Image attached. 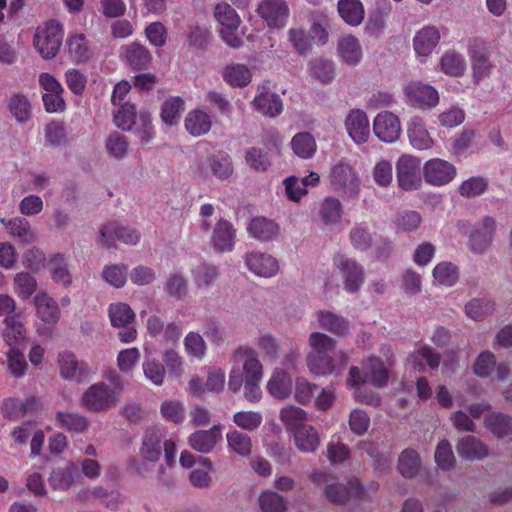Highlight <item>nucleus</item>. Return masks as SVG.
Listing matches in <instances>:
<instances>
[{
  "instance_id": "nucleus-1",
  "label": "nucleus",
  "mask_w": 512,
  "mask_h": 512,
  "mask_svg": "<svg viewBox=\"0 0 512 512\" xmlns=\"http://www.w3.org/2000/svg\"><path fill=\"white\" fill-rule=\"evenodd\" d=\"M232 368L229 373L228 388L237 393L244 387V397L249 402L262 398L261 382L264 370L256 352L249 347H239L232 353Z\"/></svg>"
},
{
  "instance_id": "nucleus-2",
  "label": "nucleus",
  "mask_w": 512,
  "mask_h": 512,
  "mask_svg": "<svg viewBox=\"0 0 512 512\" xmlns=\"http://www.w3.org/2000/svg\"><path fill=\"white\" fill-rule=\"evenodd\" d=\"M110 384L104 381L90 385L80 397V405L92 413H104L116 407L121 401L124 383L120 376L111 372L108 376Z\"/></svg>"
},
{
  "instance_id": "nucleus-3",
  "label": "nucleus",
  "mask_w": 512,
  "mask_h": 512,
  "mask_svg": "<svg viewBox=\"0 0 512 512\" xmlns=\"http://www.w3.org/2000/svg\"><path fill=\"white\" fill-rule=\"evenodd\" d=\"M330 184L346 200H356L361 192V179L356 169L346 161H339L330 168Z\"/></svg>"
},
{
  "instance_id": "nucleus-4",
  "label": "nucleus",
  "mask_w": 512,
  "mask_h": 512,
  "mask_svg": "<svg viewBox=\"0 0 512 512\" xmlns=\"http://www.w3.org/2000/svg\"><path fill=\"white\" fill-rule=\"evenodd\" d=\"M62 40V26L59 22L51 20L36 29L33 44L43 59H52L57 55Z\"/></svg>"
},
{
  "instance_id": "nucleus-5",
  "label": "nucleus",
  "mask_w": 512,
  "mask_h": 512,
  "mask_svg": "<svg viewBox=\"0 0 512 512\" xmlns=\"http://www.w3.org/2000/svg\"><path fill=\"white\" fill-rule=\"evenodd\" d=\"M364 374L358 367H351L346 379L347 386L362 385L369 381L376 387H384L388 382V371L378 357H368L363 360Z\"/></svg>"
},
{
  "instance_id": "nucleus-6",
  "label": "nucleus",
  "mask_w": 512,
  "mask_h": 512,
  "mask_svg": "<svg viewBox=\"0 0 512 512\" xmlns=\"http://www.w3.org/2000/svg\"><path fill=\"white\" fill-rule=\"evenodd\" d=\"M108 316L111 325L120 329L117 336L122 343L128 344L136 340L138 332L132 325L136 315L127 303H111L108 307Z\"/></svg>"
},
{
  "instance_id": "nucleus-7",
  "label": "nucleus",
  "mask_w": 512,
  "mask_h": 512,
  "mask_svg": "<svg viewBox=\"0 0 512 512\" xmlns=\"http://www.w3.org/2000/svg\"><path fill=\"white\" fill-rule=\"evenodd\" d=\"M214 17L220 25V36L222 40L232 48H240L243 44L237 36L241 19L236 11L227 3H219L214 8Z\"/></svg>"
},
{
  "instance_id": "nucleus-8",
  "label": "nucleus",
  "mask_w": 512,
  "mask_h": 512,
  "mask_svg": "<svg viewBox=\"0 0 512 512\" xmlns=\"http://www.w3.org/2000/svg\"><path fill=\"white\" fill-rule=\"evenodd\" d=\"M349 356L344 350L326 352L323 354L307 355L306 363L309 371L317 376L337 373L348 363Z\"/></svg>"
},
{
  "instance_id": "nucleus-9",
  "label": "nucleus",
  "mask_w": 512,
  "mask_h": 512,
  "mask_svg": "<svg viewBox=\"0 0 512 512\" xmlns=\"http://www.w3.org/2000/svg\"><path fill=\"white\" fill-rule=\"evenodd\" d=\"M421 161L419 158L404 154L396 162V178L401 189L413 191L420 188L422 178L420 174Z\"/></svg>"
},
{
  "instance_id": "nucleus-10",
  "label": "nucleus",
  "mask_w": 512,
  "mask_h": 512,
  "mask_svg": "<svg viewBox=\"0 0 512 512\" xmlns=\"http://www.w3.org/2000/svg\"><path fill=\"white\" fill-rule=\"evenodd\" d=\"M140 238L141 235L137 229L118 222H108L99 229L98 243L106 248L114 247L116 240L126 245H136Z\"/></svg>"
},
{
  "instance_id": "nucleus-11",
  "label": "nucleus",
  "mask_w": 512,
  "mask_h": 512,
  "mask_svg": "<svg viewBox=\"0 0 512 512\" xmlns=\"http://www.w3.org/2000/svg\"><path fill=\"white\" fill-rule=\"evenodd\" d=\"M333 264L341 273L344 288L350 293L357 292L364 283L365 274L362 265L344 254H335Z\"/></svg>"
},
{
  "instance_id": "nucleus-12",
  "label": "nucleus",
  "mask_w": 512,
  "mask_h": 512,
  "mask_svg": "<svg viewBox=\"0 0 512 512\" xmlns=\"http://www.w3.org/2000/svg\"><path fill=\"white\" fill-rule=\"evenodd\" d=\"M324 494L330 502L338 505L347 503L352 497L360 500L368 498L366 489L357 478L349 480L347 485L334 480L327 484Z\"/></svg>"
},
{
  "instance_id": "nucleus-13",
  "label": "nucleus",
  "mask_w": 512,
  "mask_h": 512,
  "mask_svg": "<svg viewBox=\"0 0 512 512\" xmlns=\"http://www.w3.org/2000/svg\"><path fill=\"white\" fill-rule=\"evenodd\" d=\"M456 174L455 165L441 158L430 159L423 166L424 179L432 186L447 185L456 177Z\"/></svg>"
},
{
  "instance_id": "nucleus-14",
  "label": "nucleus",
  "mask_w": 512,
  "mask_h": 512,
  "mask_svg": "<svg viewBox=\"0 0 512 512\" xmlns=\"http://www.w3.org/2000/svg\"><path fill=\"white\" fill-rule=\"evenodd\" d=\"M246 268L255 276L271 278L280 270L278 260L272 255L261 251H249L244 255Z\"/></svg>"
},
{
  "instance_id": "nucleus-15",
  "label": "nucleus",
  "mask_w": 512,
  "mask_h": 512,
  "mask_svg": "<svg viewBox=\"0 0 512 512\" xmlns=\"http://www.w3.org/2000/svg\"><path fill=\"white\" fill-rule=\"evenodd\" d=\"M257 13L270 28L282 29L288 21L290 10L285 0H262Z\"/></svg>"
},
{
  "instance_id": "nucleus-16",
  "label": "nucleus",
  "mask_w": 512,
  "mask_h": 512,
  "mask_svg": "<svg viewBox=\"0 0 512 512\" xmlns=\"http://www.w3.org/2000/svg\"><path fill=\"white\" fill-rule=\"evenodd\" d=\"M496 221L490 216L483 217L469 235L468 245L475 254L484 253L492 244Z\"/></svg>"
},
{
  "instance_id": "nucleus-17",
  "label": "nucleus",
  "mask_w": 512,
  "mask_h": 512,
  "mask_svg": "<svg viewBox=\"0 0 512 512\" xmlns=\"http://www.w3.org/2000/svg\"><path fill=\"white\" fill-rule=\"evenodd\" d=\"M408 102L417 107H434L439 102L438 92L421 81H411L404 88Z\"/></svg>"
},
{
  "instance_id": "nucleus-18",
  "label": "nucleus",
  "mask_w": 512,
  "mask_h": 512,
  "mask_svg": "<svg viewBox=\"0 0 512 512\" xmlns=\"http://www.w3.org/2000/svg\"><path fill=\"white\" fill-rule=\"evenodd\" d=\"M373 131L382 142L393 143L400 136V121L396 115L389 111L380 112L374 119Z\"/></svg>"
},
{
  "instance_id": "nucleus-19",
  "label": "nucleus",
  "mask_w": 512,
  "mask_h": 512,
  "mask_svg": "<svg viewBox=\"0 0 512 512\" xmlns=\"http://www.w3.org/2000/svg\"><path fill=\"white\" fill-rule=\"evenodd\" d=\"M165 438V431L162 428H148L141 441L139 454L143 460L157 462L162 454V442Z\"/></svg>"
},
{
  "instance_id": "nucleus-20",
  "label": "nucleus",
  "mask_w": 512,
  "mask_h": 512,
  "mask_svg": "<svg viewBox=\"0 0 512 512\" xmlns=\"http://www.w3.org/2000/svg\"><path fill=\"white\" fill-rule=\"evenodd\" d=\"M236 242V230L226 219H219L215 224L210 243L218 253L230 252L234 249Z\"/></svg>"
},
{
  "instance_id": "nucleus-21",
  "label": "nucleus",
  "mask_w": 512,
  "mask_h": 512,
  "mask_svg": "<svg viewBox=\"0 0 512 512\" xmlns=\"http://www.w3.org/2000/svg\"><path fill=\"white\" fill-rule=\"evenodd\" d=\"M121 60L133 70H144L152 62V54L147 47L140 43L122 46L119 51Z\"/></svg>"
},
{
  "instance_id": "nucleus-22",
  "label": "nucleus",
  "mask_w": 512,
  "mask_h": 512,
  "mask_svg": "<svg viewBox=\"0 0 512 512\" xmlns=\"http://www.w3.org/2000/svg\"><path fill=\"white\" fill-rule=\"evenodd\" d=\"M468 52L471 57L474 76L480 80L491 73L492 65L489 62V52L486 43L480 39L469 41Z\"/></svg>"
},
{
  "instance_id": "nucleus-23",
  "label": "nucleus",
  "mask_w": 512,
  "mask_h": 512,
  "mask_svg": "<svg viewBox=\"0 0 512 512\" xmlns=\"http://www.w3.org/2000/svg\"><path fill=\"white\" fill-rule=\"evenodd\" d=\"M345 127L349 136L355 143L362 144L368 141L370 136V123L363 110H351L346 116Z\"/></svg>"
},
{
  "instance_id": "nucleus-24",
  "label": "nucleus",
  "mask_w": 512,
  "mask_h": 512,
  "mask_svg": "<svg viewBox=\"0 0 512 512\" xmlns=\"http://www.w3.org/2000/svg\"><path fill=\"white\" fill-rule=\"evenodd\" d=\"M317 215L324 228L335 227L342 221L343 204L337 197L327 196L319 203Z\"/></svg>"
},
{
  "instance_id": "nucleus-25",
  "label": "nucleus",
  "mask_w": 512,
  "mask_h": 512,
  "mask_svg": "<svg viewBox=\"0 0 512 512\" xmlns=\"http://www.w3.org/2000/svg\"><path fill=\"white\" fill-rule=\"evenodd\" d=\"M222 439L220 425H214L208 430H197L188 437L189 446L196 452L208 454L213 451Z\"/></svg>"
},
{
  "instance_id": "nucleus-26",
  "label": "nucleus",
  "mask_w": 512,
  "mask_h": 512,
  "mask_svg": "<svg viewBox=\"0 0 512 512\" xmlns=\"http://www.w3.org/2000/svg\"><path fill=\"white\" fill-rule=\"evenodd\" d=\"M315 316L318 328L337 337H344L350 332V322L337 313L329 310H318Z\"/></svg>"
},
{
  "instance_id": "nucleus-27",
  "label": "nucleus",
  "mask_w": 512,
  "mask_h": 512,
  "mask_svg": "<svg viewBox=\"0 0 512 512\" xmlns=\"http://www.w3.org/2000/svg\"><path fill=\"white\" fill-rule=\"evenodd\" d=\"M252 104L256 110L271 118L278 116L283 110V104L279 95L264 85L259 86L258 93Z\"/></svg>"
},
{
  "instance_id": "nucleus-28",
  "label": "nucleus",
  "mask_w": 512,
  "mask_h": 512,
  "mask_svg": "<svg viewBox=\"0 0 512 512\" xmlns=\"http://www.w3.org/2000/svg\"><path fill=\"white\" fill-rule=\"evenodd\" d=\"M337 53L340 60L349 66H357L363 58L360 41L352 34L343 35L339 38Z\"/></svg>"
},
{
  "instance_id": "nucleus-29",
  "label": "nucleus",
  "mask_w": 512,
  "mask_h": 512,
  "mask_svg": "<svg viewBox=\"0 0 512 512\" xmlns=\"http://www.w3.org/2000/svg\"><path fill=\"white\" fill-rule=\"evenodd\" d=\"M60 375L65 380L81 381L87 374V365L78 361L76 356L69 351L61 352L58 355Z\"/></svg>"
},
{
  "instance_id": "nucleus-30",
  "label": "nucleus",
  "mask_w": 512,
  "mask_h": 512,
  "mask_svg": "<svg viewBox=\"0 0 512 512\" xmlns=\"http://www.w3.org/2000/svg\"><path fill=\"white\" fill-rule=\"evenodd\" d=\"M456 450L460 457L469 461L482 460L488 456V446L473 435L461 437Z\"/></svg>"
},
{
  "instance_id": "nucleus-31",
  "label": "nucleus",
  "mask_w": 512,
  "mask_h": 512,
  "mask_svg": "<svg viewBox=\"0 0 512 512\" xmlns=\"http://www.w3.org/2000/svg\"><path fill=\"white\" fill-rule=\"evenodd\" d=\"M440 40V32L433 25L424 26L416 32L413 38V47L417 55L429 56Z\"/></svg>"
},
{
  "instance_id": "nucleus-32",
  "label": "nucleus",
  "mask_w": 512,
  "mask_h": 512,
  "mask_svg": "<svg viewBox=\"0 0 512 512\" xmlns=\"http://www.w3.org/2000/svg\"><path fill=\"white\" fill-rule=\"evenodd\" d=\"M268 393L275 399L283 400L292 392V379L287 371L276 368L266 385Z\"/></svg>"
},
{
  "instance_id": "nucleus-33",
  "label": "nucleus",
  "mask_w": 512,
  "mask_h": 512,
  "mask_svg": "<svg viewBox=\"0 0 512 512\" xmlns=\"http://www.w3.org/2000/svg\"><path fill=\"white\" fill-rule=\"evenodd\" d=\"M247 231L252 238L261 242H268L277 238L280 228L273 220L265 217H255L250 221Z\"/></svg>"
},
{
  "instance_id": "nucleus-34",
  "label": "nucleus",
  "mask_w": 512,
  "mask_h": 512,
  "mask_svg": "<svg viewBox=\"0 0 512 512\" xmlns=\"http://www.w3.org/2000/svg\"><path fill=\"white\" fill-rule=\"evenodd\" d=\"M37 316L47 324H56L60 319L58 303L46 292H40L34 297Z\"/></svg>"
},
{
  "instance_id": "nucleus-35",
  "label": "nucleus",
  "mask_w": 512,
  "mask_h": 512,
  "mask_svg": "<svg viewBox=\"0 0 512 512\" xmlns=\"http://www.w3.org/2000/svg\"><path fill=\"white\" fill-rule=\"evenodd\" d=\"M186 131L194 136L200 137L207 134L212 127L211 116L202 109L189 111L184 119Z\"/></svg>"
},
{
  "instance_id": "nucleus-36",
  "label": "nucleus",
  "mask_w": 512,
  "mask_h": 512,
  "mask_svg": "<svg viewBox=\"0 0 512 512\" xmlns=\"http://www.w3.org/2000/svg\"><path fill=\"white\" fill-rule=\"evenodd\" d=\"M484 427L495 437L502 439L512 434V416L502 412H491L483 419Z\"/></svg>"
},
{
  "instance_id": "nucleus-37",
  "label": "nucleus",
  "mask_w": 512,
  "mask_h": 512,
  "mask_svg": "<svg viewBox=\"0 0 512 512\" xmlns=\"http://www.w3.org/2000/svg\"><path fill=\"white\" fill-rule=\"evenodd\" d=\"M222 79L235 88L246 87L252 80V73L248 66L242 63L227 64L221 72Z\"/></svg>"
},
{
  "instance_id": "nucleus-38",
  "label": "nucleus",
  "mask_w": 512,
  "mask_h": 512,
  "mask_svg": "<svg viewBox=\"0 0 512 512\" xmlns=\"http://www.w3.org/2000/svg\"><path fill=\"white\" fill-rule=\"evenodd\" d=\"M422 468V461L419 453L412 449H404L398 456L397 471L405 479L416 477Z\"/></svg>"
},
{
  "instance_id": "nucleus-39",
  "label": "nucleus",
  "mask_w": 512,
  "mask_h": 512,
  "mask_svg": "<svg viewBox=\"0 0 512 512\" xmlns=\"http://www.w3.org/2000/svg\"><path fill=\"white\" fill-rule=\"evenodd\" d=\"M295 446L303 453H313L320 445L317 430L311 425H304L293 432Z\"/></svg>"
},
{
  "instance_id": "nucleus-40",
  "label": "nucleus",
  "mask_w": 512,
  "mask_h": 512,
  "mask_svg": "<svg viewBox=\"0 0 512 512\" xmlns=\"http://www.w3.org/2000/svg\"><path fill=\"white\" fill-rule=\"evenodd\" d=\"M408 137L410 144L417 150H427L433 146V140L421 118L411 119L408 125Z\"/></svg>"
},
{
  "instance_id": "nucleus-41",
  "label": "nucleus",
  "mask_w": 512,
  "mask_h": 512,
  "mask_svg": "<svg viewBox=\"0 0 512 512\" xmlns=\"http://www.w3.org/2000/svg\"><path fill=\"white\" fill-rule=\"evenodd\" d=\"M227 448L230 453L240 457H249L253 443L250 436L242 431L232 429L226 433Z\"/></svg>"
},
{
  "instance_id": "nucleus-42",
  "label": "nucleus",
  "mask_w": 512,
  "mask_h": 512,
  "mask_svg": "<svg viewBox=\"0 0 512 512\" xmlns=\"http://www.w3.org/2000/svg\"><path fill=\"white\" fill-rule=\"evenodd\" d=\"M56 422L60 428L76 434L85 433L90 426L86 416L74 412L58 411L56 413Z\"/></svg>"
},
{
  "instance_id": "nucleus-43",
  "label": "nucleus",
  "mask_w": 512,
  "mask_h": 512,
  "mask_svg": "<svg viewBox=\"0 0 512 512\" xmlns=\"http://www.w3.org/2000/svg\"><path fill=\"white\" fill-rule=\"evenodd\" d=\"M423 361H425L431 369H436L440 365L441 356L431 347L424 346L411 353L407 358V364L415 371L424 370Z\"/></svg>"
},
{
  "instance_id": "nucleus-44",
  "label": "nucleus",
  "mask_w": 512,
  "mask_h": 512,
  "mask_svg": "<svg viewBox=\"0 0 512 512\" xmlns=\"http://www.w3.org/2000/svg\"><path fill=\"white\" fill-rule=\"evenodd\" d=\"M6 229L11 237L17 238L21 243L30 244L36 241V233L26 218L18 216L9 219L6 224Z\"/></svg>"
},
{
  "instance_id": "nucleus-45",
  "label": "nucleus",
  "mask_w": 512,
  "mask_h": 512,
  "mask_svg": "<svg viewBox=\"0 0 512 512\" xmlns=\"http://www.w3.org/2000/svg\"><path fill=\"white\" fill-rule=\"evenodd\" d=\"M290 145L293 153L301 159L312 158L317 150L316 140L309 132L295 134L291 139Z\"/></svg>"
},
{
  "instance_id": "nucleus-46",
  "label": "nucleus",
  "mask_w": 512,
  "mask_h": 512,
  "mask_svg": "<svg viewBox=\"0 0 512 512\" xmlns=\"http://www.w3.org/2000/svg\"><path fill=\"white\" fill-rule=\"evenodd\" d=\"M338 12L341 18L350 26H358L365 15L363 4L360 0H339Z\"/></svg>"
},
{
  "instance_id": "nucleus-47",
  "label": "nucleus",
  "mask_w": 512,
  "mask_h": 512,
  "mask_svg": "<svg viewBox=\"0 0 512 512\" xmlns=\"http://www.w3.org/2000/svg\"><path fill=\"white\" fill-rule=\"evenodd\" d=\"M308 72L311 77L323 84L330 83L335 77L334 63L326 58H314L308 63Z\"/></svg>"
},
{
  "instance_id": "nucleus-48",
  "label": "nucleus",
  "mask_w": 512,
  "mask_h": 512,
  "mask_svg": "<svg viewBox=\"0 0 512 512\" xmlns=\"http://www.w3.org/2000/svg\"><path fill=\"white\" fill-rule=\"evenodd\" d=\"M279 418L287 430L294 432L306 425L307 414L302 408L289 405L280 410Z\"/></svg>"
},
{
  "instance_id": "nucleus-49",
  "label": "nucleus",
  "mask_w": 512,
  "mask_h": 512,
  "mask_svg": "<svg viewBox=\"0 0 512 512\" xmlns=\"http://www.w3.org/2000/svg\"><path fill=\"white\" fill-rule=\"evenodd\" d=\"M38 283L28 272H19L13 279L14 293L22 300L29 299L37 290Z\"/></svg>"
},
{
  "instance_id": "nucleus-50",
  "label": "nucleus",
  "mask_w": 512,
  "mask_h": 512,
  "mask_svg": "<svg viewBox=\"0 0 512 512\" xmlns=\"http://www.w3.org/2000/svg\"><path fill=\"white\" fill-rule=\"evenodd\" d=\"M432 275L434 280L442 286L451 287L459 280V270L455 264L449 261L438 263Z\"/></svg>"
},
{
  "instance_id": "nucleus-51",
  "label": "nucleus",
  "mask_w": 512,
  "mask_h": 512,
  "mask_svg": "<svg viewBox=\"0 0 512 512\" xmlns=\"http://www.w3.org/2000/svg\"><path fill=\"white\" fill-rule=\"evenodd\" d=\"M5 323L6 328L3 331V339L8 346L13 348V346L20 345L25 341L26 331L23 323L17 316L7 317Z\"/></svg>"
},
{
  "instance_id": "nucleus-52",
  "label": "nucleus",
  "mask_w": 512,
  "mask_h": 512,
  "mask_svg": "<svg viewBox=\"0 0 512 512\" xmlns=\"http://www.w3.org/2000/svg\"><path fill=\"white\" fill-rule=\"evenodd\" d=\"M308 344L311 350L307 355L323 354L326 352H335V350H337L336 340L319 331L312 332L309 335Z\"/></svg>"
},
{
  "instance_id": "nucleus-53",
  "label": "nucleus",
  "mask_w": 512,
  "mask_h": 512,
  "mask_svg": "<svg viewBox=\"0 0 512 512\" xmlns=\"http://www.w3.org/2000/svg\"><path fill=\"white\" fill-rule=\"evenodd\" d=\"M258 504L262 512H286L287 501L273 490H266L258 497Z\"/></svg>"
},
{
  "instance_id": "nucleus-54",
  "label": "nucleus",
  "mask_w": 512,
  "mask_h": 512,
  "mask_svg": "<svg viewBox=\"0 0 512 512\" xmlns=\"http://www.w3.org/2000/svg\"><path fill=\"white\" fill-rule=\"evenodd\" d=\"M209 166L215 177L220 180L228 179L233 173L231 157L224 152H218L209 158Z\"/></svg>"
},
{
  "instance_id": "nucleus-55",
  "label": "nucleus",
  "mask_w": 512,
  "mask_h": 512,
  "mask_svg": "<svg viewBox=\"0 0 512 512\" xmlns=\"http://www.w3.org/2000/svg\"><path fill=\"white\" fill-rule=\"evenodd\" d=\"M164 291L171 298L182 300L188 293L187 280L181 273H171L164 283Z\"/></svg>"
},
{
  "instance_id": "nucleus-56",
  "label": "nucleus",
  "mask_w": 512,
  "mask_h": 512,
  "mask_svg": "<svg viewBox=\"0 0 512 512\" xmlns=\"http://www.w3.org/2000/svg\"><path fill=\"white\" fill-rule=\"evenodd\" d=\"M440 65L445 74L455 77L463 75L466 69L464 57L455 51H447L442 56Z\"/></svg>"
},
{
  "instance_id": "nucleus-57",
  "label": "nucleus",
  "mask_w": 512,
  "mask_h": 512,
  "mask_svg": "<svg viewBox=\"0 0 512 512\" xmlns=\"http://www.w3.org/2000/svg\"><path fill=\"white\" fill-rule=\"evenodd\" d=\"M219 276V267L209 263H201L193 270L194 282L200 288L213 285Z\"/></svg>"
},
{
  "instance_id": "nucleus-58",
  "label": "nucleus",
  "mask_w": 512,
  "mask_h": 512,
  "mask_svg": "<svg viewBox=\"0 0 512 512\" xmlns=\"http://www.w3.org/2000/svg\"><path fill=\"white\" fill-rule=\"evenodd\" d=\"M105 149L110 157L121 160L129 153V142L125 136L115 132L105 140Z\"/></svg>"
},
{
  "instance_id": "nucleus-59",
  "label": "nucleus",
  "mask_w": 512,
  "mask_h": 512,
  "mask_svg": "<svg viewBox=\"0 0 512 512\" xmlns=\"http://www.w3.org/2000/svg\"><path fill=\"white\" fill-rule=\"evenodd\" d=\"M8 109L13 117L20 123L29 120L31 115V104L23 94H14L8 101Z\"/></svg>"
},
{
  "instance_id": "nucleus-60",
  "label": "nucleus",
  "mask_w": 512,
  "mask_h": 512,
  "mask_svg": "<svg viewBox=\"0 0 512 512\" xmlns=\"http://www.w3.org/2000/svg\"><path fill=\"white\" fill-rule=\"evenodd\" d=\"M349 239L352 246L359 251H367L373 244L372 234L369 228L363 223L355 224L351 228Z\"/></svg>"
},
{
  "instance_id": "nucleus-61",
  "label": "nucleus",
  "mask_w": 512,
  "mask_h": 512,
  "mask_svg": "<svg viewBox=\"0 0 512 512\" xmlns=\"http://www.w3.org/2000/svg\"><path fill=\"white\" fill-rule=\"evenodd\" d=\"M287 35L288 41L298 55L307 56L311 52L312 42L303 28H290Z\"/></svg>"
},
{
  "instance_id": "nucleus-62",
  "label": "nucleus",
  "mask_w": 512,
  "mask_h": 512,
  "mask_svg": "<svg viewBox=\"0 0 512 512\" xmlns=\"http://www.w3.org/2000/svg\"><path fill=\"white\" fill-rule=\"evenodd\" d=\"M113 114L115 125L123 131H130L136 123V108L129 102L120 103L119 108Z\"/></svg>"
},
{
  "instance_id": "nucleus-63",
  "label": "nucleus",
  "mask_w": 512,
  "mask_h": 512,
  "mask_svg": "<svg viewBox=\"0 0 512 512\" xmlns=\"http://www.w3.org/2000/svg\"><path fill=\"white\" fill-rule=\"evenodd\" d=\"M69 54L74 58L75 61L85 62L91 55V49L88 45V41L84 35H74L67 40Z\"/></svg>"
},
{
  "instance_id": "nucleus-64",
  "label": "nucleus",
  "mask_w": 512,
  "mask_h": 512,
  "mask_svg": "<svg viewBox=\"0 0 512 512\" xmlns=\"http://www.w3.org/2000/svg\"><path fill=\"white\" fill-rule=\"evenodd\" d=\"M74 470V464L65 468L54 469L49 477L50 486L55 490H68L74 482Z\"/></svg>"
}]
</instances>
